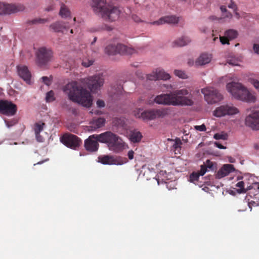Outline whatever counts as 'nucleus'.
Returning <instances> with one entry per match:
<instances>
[{"label": "nucleus", "instance_id": "nucleus-58", "mask_svg": "<svg viewBox=\"0 0 259 259\" xmlns=\"http://www.w3.org/2000/svg\"><path fill=\"white\" fill-rule=\"evenodd\" d=\"M44 162V161H41L40 162H37V163L36 164H34V165H35L36 164H42L43 162Z\"/></svg>", "mask_w": 259, "mask_h": 259}, {"label": "nucleus", "instance_id": "nucleus-3", "mask_svg": "<svg viewBox=\"0 0 259 259\" xmlns=\"http://www.w3.org/2000/svg\"><path fill=\"white\" fill-rule=\"evenodd\" d=\"M91 7L96 14H100L104 19L110 22L117 20L121 13L118 7L106 5V0H92Z\"/></svg>", "mask_w": 259, "mask_h": 259}, {"label": "nucleus", "instance_id": "nucleus-38", "mask_svg": "<svg viewBox=\"0 0 259 259\" xmlns=\"http://www.w3.org/2000/svg\"><path fill=\"white\" fill-rule=\"evenodd\" d=\"M182 144L181 140L179 138H177L175 140V143L172 145L173 148L177 150L179 149H181V146Z\"/></svg>", "mask_w": 259, "mask_h": 259}, {"label": "nucleus", "instance_id": "nucleus-51", "mask_svg": "<svg viewBox=\"0 0 259 259\" xmlns=\"http://www.w3.org/2000/svg\"><path fill=\"white\" fill-rule=\"evenodd\" d=\"M223 16L225 18H227L228 19H231L232 17V14L228 11L226 13H225Z\"/></svg>", "mask_w": 259, "mask_h": 259}, {"label": "nucleus", "instance_id": "nucleus-54", "mask_svg": "<svg viewBox=\"0 0 259 259\" xmlns=\"http://www.w3.org/2000/svg\"><path fill=\"white\" fill-rule=\"evenodd\" d=\"M6 123L7 126L8 127H10L12 126L14 124L12 122V121H6Z\"/></svg>", "mask_w": 259, "mask_h": 259}, {"label": "nucleus", "instance_id": "nucleus-9", "mask_svg": "<svg viewBox=\"0 0 259 259\" xmlns=\"http://www.w3.org/2000/svg\"><path fill=\"white\" fill-rule=\"evenodd\" d=\"M102 133L99 135L94 134L89 137V138L84 141V148L88 151L94 152L98 151L99 144L98 142L102 143L101 138Z\"/></svg>", "mask_w": 259, "mask_h": 259}, {"label": "nucleus", "instance_id": "nucleus-40", "mask_svg": "<svg viewBox=\"0 0 259 259\" xmlns=\"http://www.w3.org/2000/svg\"><path fill=\"white\" fill-rule=\"evenodd\" d=\"M220 41L223 45H229V39L226 35L224 36H220Z\"/></svg>", "mask_w": 259, "mask_h": 259}, {"label": "nucleus", "instance_id": "nucleus-43", "mask_svg": "<svg viewBox=\"0 0 259 259\" xmlns=\"http://www.w3.org/2000/svg\"><path fill=\"white\" fill-rule=\"evenodd\" d=\"M42 82L46 85H49L51 83V80L47 76H43L41 77Z\"/></svg>", "mask_w": 259, "mask_h": 259}, {"label": "nucleus", "instance_id": "nucleus-39", "mask_svg": "<svg viewBox=\"0 0 259 259\" xmlns=\"http://www.w3.org/2000/svg\"><path fill=\"white\" fill-rule=\"evenodd\" d=\"M55 9V5L53 2L50 3L45 8V11L48 12L54 11Z\"/></svg>", "mask_w": 259, "mask_h": 259}, {"label": "nucleus", "instance_id": "nucleus-41", "mask_svg": "<svg viewBox=\"0 0 259 259\" xmlns=\"http://www.w3.org/2000/svg\"><path fill=\"white\" fill-rule=\"evenodd\" d=\"M195 129L197 131H201V132H204L206 130V126L204 124H203L201 125L195 126Z\"/></svg>", "mask_w": 259, "mask_h": 259}, {"label": "nucleus", "instance_id": "nucleus-61", "mask_svg": "<svg viewBox=\"0 0 259 259\" xmlns=\"http://www.w3.org/2000/svg\"><path fill=\"white\" fill-rule=\"evenodd\" d=\"M70 33H73V30H72V29H71V30H70Z\"/></svg>", "mask_w": 259, "mask_h": 259}, {"label": "nucleus", "instance_id": "nucleus-28", "mask_svg": "<svg viewBox=\"0 0 259 259\" xmlns=\"http://www.w3.org/2000/svg\"><path fill=\"white\" fill-rule=\"evenodd\" d=\"M130 140L134 142L137 143L141 141L142 136L140 132L133 131L129 135Z\"/></svg>", "mask_w": 259, "mask_h": 259}, {"label": "nucleus", "instance_id": "nucleus-15", "mask_svg": "<svg viewBox=\"0 0 259 259\" xmlns=\"http://www.w3.org/2000/svg\"><path fill=\"white\" fill-rule=\"evenodd\" d=\"M17 111L16 105L8 100H0V113L7 116H13Z\"/></svg>", "mask_w": 259, "mask_h": 259}, {"label": "nucleus", "instance_id": "nucleus-31", "mask_svg": "<svg viewBox=\"0 0 259 259\" xmlns=\"http://www.w3.org/2000/svg\"><path fill=\"white\" fill-rule=\"evenodd\" d=\"M48 21V19L35 18L30 21L29 23L31 24H44Z\"/></svg>", "mask_w": 259, "mask_h": 259}, {"label": "nucleus", "instance_id": "nucleus-50", "mask_svg": "<svg viewBox=\"0 0 259 259\" xmlns=\"http://www.w3.org/2000/svg\"><path fill=\"white\" fill-rule=\"evenodd\" d=\"M134 152L133 150L129 151L127 154L128 158L131 160L133 159L134 158Z\"/></svg>", "mask_w": 259, "mask_h": 259}, {"label": "nucleus", "instance_id": "nucleus-52", "mask_svg": "<svg viewBox=\"0 0 259 259\" xmlns=\"http://www.w3.org/2000/svg\"><path fill=\"white\" fill-rule=\"evenodd\" d=\"M206 164H207L206 166V168L208 167L209 168H211L213 166L212 163L211 162H210V160H207L206 161Z\"/></svg>", "mask_w": 259, "mask_h": 259}, {"label": "nucleus", "instance_id": "nucleus-8", "mask_svg": "<svg viewBox=\"0 0 259 259\" xmlns=\"http://www.w3.org/2000/svg\"><path fill=\"white\" fill-rule=\"evenodd\" d=\"M84 83L91 92L95 93L103 86L104 80L102 76L95 75L84 79Z\"/></svg>", "mask_w": 259, "mask_h": 259}, {"label": "nucleus", "instance_id": "nucleus-34", "mask_svg": "<svg viewBox=\"0 0 259 259\" xmlns=\"http://www.w3.org/2000/svg\"><path fill=\"white\" fill-rule=\"evenodd\" d=\"M199 177L200 175L198 172H193L190 176V181L195 184L198 181Z\"/></svg>", "mask_w": 259, "mask_h": 259}, {"label": "nucleus", "instance_id": "nucleus-42", "mask_svg": "<svg viewBox=\"0 0 259 259\" xmlns=\"http://www.w3.org/2000/svg\"><path fill=\"white\" fill-rule=\"evenodd\" d=\"M206 171L207 168L206 165H202L201 166V168L198 174L200 175V176H203L206 173Z\"/></svg>", "mask_w": 259, "mask_h": 259}, {"label": "nucleus", "instance_id": "nucleus-12", "mask_svg": "<svg viewBox=\"0 0 259 259\" xmlns=\"http://www.w3.org/2000/svg\"><path fill=\"white\" fill-rule=\"evenodd\" d=\"M239 112L237 108L232 105H224L217 108L213 112L214 116L218 117L224 116L226 115H234Z\"/></svg>", "mask_w": 259, "mask_h": 259}, {"label": "nucleus", "instance_id": "nucleus-60", "mask_svg": "<svg viewBox=\"0 0 259 259\" xmlns=\"http://www.w3.org/2000/svg\"><path fill=\"white\" fill-rule=\"evenodd\" d=\"M254 148L256 149H258V146L257 145L255 144L254 145Z\"/></svg>", "mask_w": 259, "mask_h": 259}, {"label": "nucleus", "instance_id": "nucleus-36", "mask_svg": "<svg viewBox=\"0 0 259 259\" xmlns=\"http://www.w3.org/2000/svg\"><path fill=\"white\" fill-rule=\"evenodd\" d=\"M174 73L176 76L179 77L180 78L185 79L188 77L187 75L185 73L184 71L182 70H175Z\"/></svg>", "mask_w": 259, "mask_h": 259}, {"label": "nucleus", "instance_id": "nucleus-25", "mask_svg": "<svg viewBox=\"0 0 259 259\" xmlns=\"http://www.w3.org/2000/svg\"><path fill=\"white\" fill-rule=\"evenodd\" d=\"M50 27L55 32H64V31L67 29L66 26L62 21L56 22L52 24Z\"/></svg>", "mask_w": 259, "mask_h": 259}, {"label": "nucleus", "instance_id": "nucleus-18", "mask_svg": "<svg viewBox=\"0 0 259 259\" xmlns=\"http://www.w3.org/2000/svg\"><path fill=\"white\" fill-rule=\"evenodd\" d=\"M98 161L103 164H122L123 163L121 162L117 157H115L113 155H101L98 157Z\"/></svg>", "mask_w": 259, "mask_h": 259}, {"label": "nucleus", "instance_id": "nucleus-23", "mask_svg": "<svg viewBox=\"0 0 259 259\" xmlns=\"http://www.w3.org/2000/svg\"><path fill=\"white\" fill-rule=\"evenodd\" d=\"M105 122V120L103 118L94 119L90 122V125L88 126V130L89 131H94L103 126Z\"/></svg>", "mask_w": 259, "mask_h": 259}, {"label": "nucleus", "instance_id": "nucleus-62", "mask_svg": "<svg viewBox=\"0 0 259 259\" xmlns=\"http://www.w3.org/2000/svg\"><path fill=\"white\" fill-rule=\"evenodd\" d=\"M216 39H217V37H214V39H213V40H216Z\"/></svg>", "mask_w": 259, "mask_h": 259}, {"label": "nucleus", "instance_id": "nucleus-22", "mask_svg": "<svg viewBox=\"0 0 259 259\" xmlns=\"http://www.w3.org/2000/svg\"><path fill=\"white\" fill-rule=\"evenodd\" d=\"M234 170L235 168L233 165L230 164H225L218 171L216 175V178L218 179H221L228 175L230 172H232Z\"/></svg>", "mask_w": 259, "mask_h": 259}, {"label": "nucleus", "instance_id": "nucleus-56", "mask_svg": "<svg viewBox=\"0 0 259 259\" xmlns=\"http://www.w3.org/2000/svg\"><path fill=\"white\" fill-rule=\"evenodd\" d=\"M235 14L237 17V19H239L240 18V14L237 12V10L234 11Z\"/></svg>", "mask_w": 259, "mask_h": 259}, {"label": "nucleus", "instance_id": "nucleus-33", "mask_svg": "<svg viewBox=\"0 0 259 259\" xmlns=\"http://www.w3.org/2000/svg\"><path fill=\"white\" fill-rule=\"evenodd\" d=\"M236 186L238 187V188H240V189L237 190V192L239 193H246V191L245 189V188H244V183L243 181H240V182H238L236 184Z\"/></svg>", "mask_w": 259, "mask_h": 259}, {"label": "nucleus", "instance_id": "nucleus-21", "mask_svg": "<svg viewBox=\"0 0 259 259\" xmlns=\"http://www.w3.org/2000/svg\"><path fill=\"white\" fill-rule=\"evenodd\" d=\"M179 22V18L175 16H167L161 17L158 20L152 23L153 25H162L165 23L177 24Z\"/></svg>", "mask_w": 259, "mask_h": 259}, {"label": "nucleus", "instance_id": "nucleus-64", "mask_svg": "<svg viewBox=\"0 0 259 259\" xmlns=\"http://www.w3.org/2000/svg\"><path fill=\"white\" fill-rule=\"evenodd\" d=\"M258 42H259V39H258Z\"/></svg>", "mask_w": 259, "mask_h": 259}, {"label": "nucleus", "instance_id": "nucleus-59", "mask_svg": "<svg viewBox=\"0 0 259 259\" xmlns=\"http://www.w3.org/2000/svg\"><path fill=\"white\" fill-rule=\"evenodd\" d=\"M92 113H95V114H99V111H97V110H96L95 111L93 112V110L92 111Z\"/></svg>", "mask_w": 259, "mask_h": 259}, {"label": "nucleus", "instance_id": "nucleus-20", "mask_svg": "<svg viewBox=\"0 0 259 259\" xmlns=\"http://www.w3.org/2000/svg\"><path fill=\"white\" fill-rule=\"evenodd\" d=\"M45 126L46 124L41 121L35 123L33 125V129L35 133V138L38 142H44L45 141V138L40 135V133L43 131Z\"/></svg>", "mask_w": 259, "mask_h": 259}, {"label": "nucleus", "instance_id": "nucleus-63", "mask_svg": "<svg viewBox=\"0 0 259 259\" xmlns=\"http://www.w3.org/2000/svg\"><path fill=\"white\" fill-rule=\"evenodd\" d=\"M156 180L157 181V183H158V184H159V181H158V180Z\"/></svg>", "mask_w": 259, "mask_h": 259}, {"label": "nucleus", "instance_id": "nucleus-16", "mask_svg": "<svg viewBox=\"0 0 259 259\" xmlns=\"http://www.w3.org/2000/svg\"><path fill=\"white\" fill-rule=\"evenodd\" d=\"M245 124L253 130H259V111H254L248 115L245 118Z\"/></svg>", "mask_w": 259, "mask_h": 259}, {"label": "nucleus", "instance_id": "nucleus-48", "mask_svg": "<svg viewBox=\"0 0 259 259\" xmlns=\"http://www.w3.org/2000/svg\"><path fill=\"white\" fill-rule=\"evenodd\" d=\"M228 7L229 8H231L234 10V11H236L237 9V6L236 4L233 2H231L230 4L229 5Z\"/></svg>", "mask_w": 259, "mask_h": 259}, {"label": "nucleus", "instance_id": "nucleus-2", "mask_svg": "<svg viewBox=\"0 0 259 259\" xmlns=\"http://www.w3.org/2000/svg\"><path fill=\"white\" fill-rule=\"evenodd\" d=\"M64 93L67 95L69 99L87 107H90L93 102V98L90 93L83 89L76 81L67 83L63 88Z\"/></svg>", "mask_w": 259, "mask_h": 259}, {"label": "nucleus", "instance_id": "nucleus-30", "mask_svg": "<svg viewBox=\"0 0 259 259\" xmlns=\"http://www.w3.org/2000/svg\"><path fill=\"white\" fill-rule=\"evenodd\" d=\"M248 81L252 84L254 88L259 92V80L253 76H250L248 78Z\"/></svg>", "mask_w": 259, "mask_h": 259}, {"label": "nucleus", "instance_id": "nucleus-35", "mask_svg": "<svg viewBox=\"0 0 259 259\" xmlns=\"http://www.w3.org/2000/svg\"><path fill=\"white\" fill-rule=\"evenodd\" d=\"M228 134L226 133H217L214 135V138L216 140L222 139L226 140L228 138Z\"/></svg>", "mask_w": 259, "mask_h": 259}, {"label": "nucleus", "instance_id": "nucleus-26", "mask_svg": "<svg viewBox=\"0 0 259 259\" xmlns=\"http://www.w3.org/2000/svg\"><path fill=\"white\" fill-rule=\"evenodd\" d=\"M191 42V39L188 36H182L174 41V44L178 47H183Z\"/></svg>", "mask_w": 259, "mask_h": 259}, {"label": "nucleus", "instance_id": "nucleus-46", "mask_svg": "<svg viewBox=\"0 0 259 259\" xmlns=\"http://www.w3.org/2000/svg\"><path fill=\"white\" fill-rule=\"evenodd\" d=\"M253 49L255 53L259 55V45L254 44Z\"/></svg>", "mask_w": 259, "mask_h": 259}, {"label": "nucleus", "instance_id": "nucleus-6", "mask_svg": "<svg viewBox=\"0 0 259 259\" xmlns=\"http://www.w3.org/2000/svg\"><path fill=\"white\" fill-rule=\"evenodd\" d=\"M105 51L109 55H115L117 53L122 55H132L136 53L134 49L121 44L116 46L108 45L106 47Z\"/></svg>", "mask_w": 259, "mask_h": 259}, {"label": "nucleus", "instance_id": "nucleus-10", "mask_svg": "<svg viewBox=\"0 0 259 259\" xmlns=\"http://www.w3.org/2000/svg\"><path fill=\"white\" fill-rule=\"evenodd\" d=\"M168 113V110L167 108L146 110L143 111L142 119L152 120L157 118H163Z\"/></svg>", "mask_w": 259, "mask_h": 259}, {"label": "nucleus", "instance_id": "nucleus-49", "mask_svg": "<svg viewBox=\"0 0 259 259\" xmlns=\"http://www.w3.org/2000/svg\"><path fill=\"white\" fill-rule=\"evenodd\" d=\"M214 145L216 146V147H217L218 148H219L220 149H225L226 148V147H225L224 146L222 145L219 142H215L214 143Z\"/></svg>", "mask_w": 259, "mask_h": 259}, {"label": "nucleus", "instance_id": "nucleus-19", "mask_svg": "<svg viewBox=\"0 0 259 259\" xmlns=\"http://www.w3.org/2000/svg\"><path fill=\"white\" fill-rule=\"evenodd\" d=\"M17 71L19 76L25 81L27 83L30 84L31 75L27 67L25 66H18Z\"/></svg>", "mask_w": 259, "mask_h": 259}, {"label": "nucleus", "instance_id": "nucleus-45", "mask_svg": "<svg viewBox=\"0 0 259 259\" xmlns=\"http://www.w3.org/2000/svg\"><path fill=\"white\" fill-rule=\"evenodd\" d=\"M97 106L99 108L104 107L105 106L104 102L101 100H98L97 101Z\"/></svg>", "mask_w": 259, "mask_h": 259}, {"label": "nucleus", "instance_id": "nucleus-5", "mask_svg": "<svg viewBox=\"0 0 259 259\" xmlns=\"http://www.w3.org/2000/svg\"><path fill=\"white\" fill-rule=\"evenodd\" d=\"M101 137L103 138L102 143L106 144L108 149L114 153H120L127 147L126 144L120 137L111 132L102 133Z\"/></svg>", "mask_w": 259, "mask_h": 259}, {"label": "nucleus", "instance_id": "nucleus-11", "mask_svg": "<svg viewBox=\"0 0 259 259\" xmlns=\"http://www.w3.org/2000/svg\"><path fill=\"white\" fill-rule=\"evenodd\" d=\"M53 56L51 50L46 47L39 48L36 52V63L39 66L46 65Z\"/></svg>", "mask_w": 259, "mask_h": 259}, {"label": "nucleus", "instance_id": "nucleus-17", "mask_svg": "<svg viewBox=\"0 0 259 259\" xmlns=\"http://www.w3.org/2000/svg\"><path fill=\"white\" fill-rule=\"evenodd\" d=\"M147 78L150 80H156L158 79L167 80L170 78L169 74L161 68H157L151 74L147 75Z\"/></svg>", "mask_w": 259, "mask_h": 259}, {"label": "nucleus", "instance_id": "nucleus-57", "mask_svg": "<svg viewBox=\"0 0 259 259\" xmlns=\"http://www.w3.org/2000/svg\"><path fill=\"white\" fill-rule=\"evenodd\" d=\"M96 40H97V37H95L94 38V40L91 43V46H93L94 45V44L96 41Z\"/></svg>", "mask_w": 259, "mask_h": 259}, {"label": "nucleus", "instance_id": "nucleus-47", "mask_svg": "<svg viewBox=\"0 0 259 259\" xmlns=\"http://www.w3.org/2000/svg\"><path fill=\"white\" fill-rule=\"evenodd\" d=\"M132 19L136 22H139L141 21L140 18L136 15H133L132 16Z\"/></svg>", "mask_w": 259, "mask_h": 259}, {"label": "nucleus", "instance_id": "nucleus-37", "mask_svg": "<svg viewBox=\"0 0 259 259\" xmlns=\"http://www.w3.org/2000/svg\"><path fill=\"white\" fill-rule=\"evenodd\" d=\"M144 111V110H143L141 108L136 109L134 111V112H133L134 115L137 118L142 119V118H143V115H142L143 114V111Z\"/></svg>", "mask_w": 259, "mask_h": 259}, {"label": "nucleus", "instance_id": "nucleus-13", "mask_svg": "<svg viewBox=\"0 0 259 259\" xmlns=\"http://www.w3.org/2000/svg\"><path fill=\"white\" fill-rule=\"evenodd\" d=\"M24 10V7L22 5L8 4L0 2V15L11 14Z\"/></svg>", "mask_w": 259, "mask_h": 259}, {"label": "nucleus", "instance_id": "nucleus-27", "mask_svg": "<svg viewBox=\"0 0 259 259\" xmlns=\"http://www.w3.org/2000/svg\"><path fill=\"white\" fill-rule=\"evenodd\" d=\"M71 12L68 7L63 3L61 4L59 15L62 18H68L70 16Z\"/></svg>", "mask_w": 259, "mask_h": 259}, {"label": "nucleus", "instance_id": "nucleus-55", "mask_svg": "<svg viewBox=\"0 0 259 259\" xmlns=\"http://www.w3.org/2000/svg\"><path fill=\"white\" fill-rule=\"evenodd\" d=\"M228 63L229 64H231L232 65H233V66H235V65H237V64L234 62H232L231 61V60H228Z\"/></svg>", "mask_w": 259, "mask_h": 259}, {"label": "nucleus", "instance_id": "nucleus-7", "mask_svg": "<svg viewBox=\"0 0 259 259\" xmlns=\"http://www.w3.org/2000/svg\"><path fill=\"white\" fill-rule=\"evenodd\" d=\"M205 101L210 104L216 103L223 99L222 95L218 91L212 87H207L201 90Z\"/></svg>", "mask_w": 259, "mask_h": 259}, {"label": "nucleus", "instance_id": "nucleus-4", "mask_svg": "<svg viewBox=\"0 0 259 259\" xmlns=\"http://www.w3.org/2000/svg\"><path fill=\"white\" fill-rule=\"evenodd\" d=\"M227 91L235 98L248 103H254L256 96L250 93L241 83L232 82L227 83Z\"/></svg>", "mask_w": 259, "mask_h": 259}, {"label": "nucleus", "instance_id": "nucleus-32", "mask_svg": "<svg viewBox=\"0 0 259 259\" xmlns=\"http://www.w3.org/2000/svg\"><path fill=\"white\" fill-rule=\"evenodd\" d=\"M55 100L53 91H50L47 93L46 100L47 102H51Z\"/></svg>", "mask_w": 259, "mask_h": 259}, {"label": "nucleus", "instance_id": "nucleus-24", "mask_svg": "<svg viewBox=\"0 0 259 259\" xmlns=\"http://www.w3.org/2000/svg\"><path fill=\"white\" fill-rule=\"evenodd\" d=\"M211 55L207 53L202 54L195 61L196 65H203L209 63L211 60Z\"/></svg>", "mask_w": 259, "mask_h": 259}, {"label": "nucleus", "instance_id": "nucleus-44", "mask_svg": "<svg viewBox=\"0 0 259 259\" xmlns=\"http://www.w3.org/2000/svg\"><path fill=\"white\" fill-rule=\"evenodd\" d=\"M93 63V61H88L87 62L85 61H83L82 63V64L83 66L88 67L92 65Z\"/></svg>", "mask_w": 259, "mask_h": 259}, {"label": "nucleus", "instance_id": "nucleus-1", "mask_svg": "<svg viewBox=\"0 0 259 259\" xmlns=\"http://www.w3.org/2000/svg\"><path fill=\"white\" fill-rule=\"evenodd\" d=\"M192 95L185 89L157 96L154 102L158 104L172 106H192Z\"/></svg>", "mask_w": 259, "mask_h": 259}, {"label": "nucleus", "instance_id": "nucleus-53", "mask_svg": "<svg viewBox=\"0 0 259 259\" xmlns=\"http://www.w3.org/2000/svg\"><path fill=\"white\" fill-rule=\"evenodd\" d=\"M220 9L221 10V11L223 12V13H226L227 12V10L226 9V7L225 6H222L220 8Z\"/></svg>", "mask_w": 259, "mask_h": 259}, {"label": "nucleus", "instance_id": "nucleus-14", "mask_svg": "<svg viewBox=\"0 0 259 259\" xmlns=\"http://www.w3.org/2000/svg\"><path fill=\"white\" fill-rule=\"evenodd\" d=\"M61 141L65 146L73 149H76L81 143V140L78 137L71 134L64 135Z\"/></svg>", "mask_w": 259, "mask_h": 259}, {"label": "nucleus", "instance_id": "nucleus-29", "mask_svg": "<svg viewBox=\"0 0 259 259\" xmlns=\"http://www.w3.org/2000/svg\"><path fill=\"white\" fill-rule=\"evenodd\" d=\"M238 34L237 31L232 29L227 30L225 32V35H226L229 40H233L236 38Z\"/></svg>", "mask_w": 259, "mask_h": 259}]
</instances>
